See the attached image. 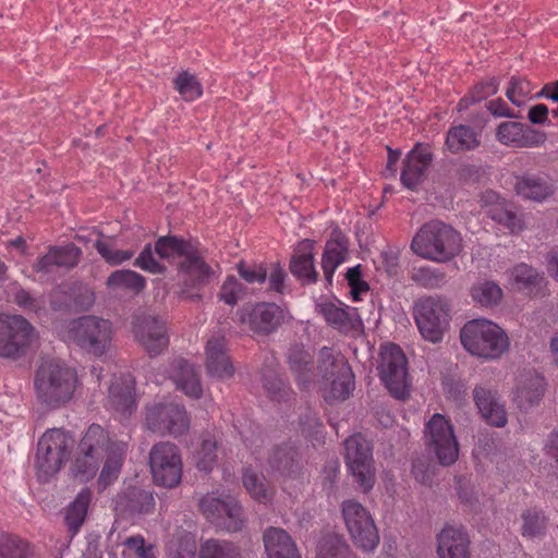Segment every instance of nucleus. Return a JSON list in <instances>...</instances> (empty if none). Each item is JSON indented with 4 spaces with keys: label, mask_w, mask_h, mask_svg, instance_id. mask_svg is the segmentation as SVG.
Here are the masks:
<instances>
[{
    "label": "nucleus",
    "mask_w": 558,
    "mask_h": 558,
    "mask_svg": "<svg viewBox=\"0 0 558 558\" xmlns=\"http://www.w3.org/2000/svg\"><path fill=\"white\" fill-rule=\"evenodd\" d=\"M119 440H112L99 424H92L78 442L77 450L71 471L73 476L81 482L93 480L98 470L100 461L109 454L111 447Z\"/></svg>",
    "instance_id": "4"
},
{
    "label": "nucleus",
    "mask_w": 558,
    "mask_h": 558,
    "mask_svg": "<svg viewBox=\"0 0 558 558\" xmlns=\"http://www.w3.org/2000/svg\"><path fill=\"white\" fill-rule=\"evenodd\" d=\"M484 420L496 427H504L507 424V414L505 408L500 402L494 403L492 408L483 405V413H481Z\"/></svg>",
    "instance_id": "59"
},
{
    "label": "nucleus",
    "mask_w": 558,
    "mask_h": 558,
    "mask_svg": "<svg viewBox=\"0 0 558 558\" xmlns=\"http://www.w3.org/2000/svg\"><path fill=\"white\" fill-rule=\"evenodd\" d=\"M317 312L328 325L341 333L357 331L362 326L356 310L343 303L323 302L317 304Z\"/></svg>",
    "instance_id": "24"
},
{
    "label": "nucleus",
    "mask_w": 558,
    "mask_h": 558,
    "mask_svg": "<svg viewBox=\"0 0 558 558\" xmlns=\"http://www.w3.org/2000/svg\"><path fill=\"white\" fill-rule=\"evenodd\" d=\"M236 548L229 542L208 539L199 551V558H236Z\"/></svg>",
    "instance_id": "51"
},
{
    "label": "nucleus",
    "mask_w": 558,
    "mask_h": 558,
    "mask_svg": "<svg viewBox=\"0 0 558 558\" xmlns=\"http://www.w3.org/2000/svg\"><path fill=\"white\" fill-rule=\"evenodd\" d=\"M317 371L322 380L329 386L325 396L328 402L345 400L354 389V375L347 359L331 348L324 347L317 357Z\"/></svg>",
    "instance_id": "6"
},
{
    "label": "nucleus",
    "mask_w": 558,
    "mask_h": 558,
    "mask_svg": "<svg viewBox=\"0 0 558 558\" xmlns=\"http://www.w3.org/2000/svg\"><path fill=\"white\" fill-rule=\"evenodd\" d=\"M134 266L150 274H163L166 271V267L154 257L151 244L144 246L135 259Z\"/></svg>",
    "instance_id": "56"
},
{
    "label": "nucleus",
    "mask_w": 558,
    "mask_h": 558,
    "mask_svg": "<svg viewBox=\"0 0 558 558\" xmlns=\"http://www.w3.org/2000/svg\"><path fill=\"white\" fill-rule=\"evenodd\" d=\"M242 481L244 487L254 499L259 502H268L271 500L274 490L268 486L262 474H257L252 470H245Z\"/></svg>",
    "instance_id": "43"
},
{
    "label": "nucleus",
    "mask_w": 558,
    "mask_h": 558,
    "mask_svg": "<svg viewBox=\"0 0 558 558\" xmlns=\"http://www.w3.org/2000/svg\"><path fill=\"white\" fill-rule=\"evenodd\" d=\"M149 466L156 485L178 486L182 478V458L179 448L170 441L154 445L149 452Z\"/></svg>",
    "instance_id": "14"
},
{
    "label": "nucleus",
    "mask_w": 558,
    "mask_h": 558,
    "mask_svg": "<svg viewBox=\"0 0 558 558\" xmlns=\"http://www.w3.org/2000/svg\"><path fill=\"white\" fill-rule=\"evenodd\" d=\"M515 193L530 201L543 202L554 194V186L549 180L538 174H523L517 177Z\"/></svg>",
    "instance_id": "32"
},
{
    "label": "nucleus",
    "mask_w": 558,
    "mask_h": 558,
    "mask_svg": "<svg viewBox=\"0 0 558 558\" xmlns=\"http://www.w3.org/2000/svg\"><path fill=\"white\" fill-rule=\"evenodd\" d=\"M78 386L76 371L59 360L43 361L34 374L36 400L47 410H58L69 404Z\"/></svg>",
    "instance_id": "1"
},
{
    "label": "nucleus",
    "mask_w": 558,
    "mask_h": 558,
    "mask_svg": "<svg viewBox=\"0 0 558 558\" xmlns=\"http://www.w3.org/2000/svg\"><path fill=\"white\" fill-rule=\"evenodd\" d=\"M73 437L62 428L44 433L37 444L35 470L40 483L49 482L63 466L73 447Z\"/></svg>",
    "instance_id": "5"
},
{
    "label": "nucleus",
    "mask_w": 558,
    "mask_h": 558,
    "mask_svg": "<svg viewBox=\"0 0 558 558\" xmlns=\"http://www.w3.org/2000/svg\"><path fill=\"white\" fill-rule=\"evenodd\" d=\"M461 343L472 355L499 359L509 349V338L497 324L485 318L468 322L460 331Z\"/></svg>",
    "instance_id": "3"
},
{
    "label": "nucleus",
    "mask_w": 558,
    "mask_h": 558,
    "mask_svg": "<svg viewBox=\"0 0 558 558\" xmlns=\"http://www.w3.org/2000/svg\"><path fill=\"white\" fill-rule=\"evenodd\" d=\"M300 425L302 434L311 439L320 441L324 438V426L315 413L310 412L305 417H301Z\"/></svg>",
    "instance_id": "58"
},
{
    "label": "nucleus",
    "mask_w": 558,
    "mask_h": 558,
    "mask_svg": "<svg viewBox=\"0 0 558 558\" xmlns=\"http://www.w3.org/2000/svg\"><path fill=\"white\" fill-rule=\"evenodd\" d=\"M470 539L463 526L446 525L437 535L439 558H470Z\"/></svg>",
    "instance_id": "26"
},
{
    "label": "nucleus",
    "mask_w": 558,
    "mask_h": 558,
    "mask_svg": "<svg viewBox=\"0 0 558 558\" xmlns=\"http://www.w3.org/2000/svg\"><path fill=\"white\" fill-rule=\"evenodd\" d=\"M287 360L298 384L305 388L314 377L313 356L303 344L295 343L289 348Z\"/></svg>",
    "instance_id": "35"
},
{
    "label": "nucleus",
    "mask_w": 558,
    "mask_h": 558,
    "mask_svg": "<svg viewBox=\"0 0 558 558\" xmlns=\"http://www.w3.org/2000/svg\"><path fill=\"white\" fill-rule=\"evenodd\" d=\"M174 88L185 101H194L203 94V87L197 77L187 72H180L173 80Z\"/></svg>",
    "instance_id": "45"
},
{
    "label": "nucleus",
    "mask_w": 558,
    "mask_h": 558,
    "mask_svg": "<svg viewBox=\"0 0 558 558\" xmlns=\"http://www.w3.org/2000/svg\"><path fill=\"white\" fill-rule=\"evenodd\" d=\"M240 325L250 331L267 336L275 332L284 322V310L276 303L259 302L245 304L236 311Z\"/></svg>",
    "instance_id": "16"
},
{
    "label": "nucleus",
    "mask_w": 558,
    "mask_h": 558,
    "mask_svg": "<svg viewBox=\"0 0 558 558\" xmlns=\"http://www.w3.org/2000/svg\"><path fill=\"white\" fill-rule=\"evenodd\" d=\"M36 338V330L26 318L0 313V356L13 361L26 356Z\"/></svg>",
    "instance_id": "8"
},
{
    "label": "nucleus",
    "mask_w": 558,
    "mask_h": 558,
    "mask_svg": "<svg viewBox=\"0 0 558 558\" xmlns=\"http://www.w3.org/2000/svg\"><path fill=\"white\" fill-rule=\"evenodd\" d=\"M124 544L129 549L135 553L136 558H155L154 546L146 545L142 535L128 537Z\"/></svg>",
    "instance_id": "60"
},
{
    "label": "nucleus",
    "mask_w": 558,
    "mask_h": 558,
    "mask_svg": "<svg viewBox=\"0 0 558 558\" xmlns=\"http://www.w3.org/2000/svg\"><path fill=\"white\" fill-rule=\"evenodd\" d=\"M521 534L523 537L535 538L545 534L547 518L536 509H527L522 514Z\"/></svg>",
    "instance_id": "44"
},
{
    "label": "nucleus",
    "mask_w": 558,
    "mask_h": 558,
    "mask_svg": "<svg viewBox=\"0 0 558 558\" xmlns=\"http://www.w3.org/2000/svg\"><path fill=\"white\" fill-rule=\"evenodd\" d=\"M473 395L474 401L481 413H483V405L489 409L494 403L498 402L496 393L484 387H476L473 391Z\"/></svg>",
    "instance_id": "63"
},
{
    "label": "nucleus",
    "mask_w": 558,
    "mask_h": 558,
    "mask_svg": "<svg viewBox=\"0 0 558 558\" xmlns=\"http://www.w3.org/2000/svg\"><path fill=\"white\" fill-rule=\"evenodd\" d=\"M414 318L425 340L433 343L440 342L449 327V302L438 295L423 298L414 305Z\"/></svg>",
    "instance_id": "9"
},
{
    "label": "nucleus",
    "mask_w": 558,
    "mask_h": 558,
    "mask_svg": "<svg viewBox=\"0 0 558 558\" xmlns=\"http://www.w3.org/2000/svg\"><path fill=\"white\" fill-rule=\"evenodd\" d=\"M94 246L98 254L111 266L121 265L134 255L133 251L113 250L109 243L102 240H97Z\"/></svg>",
    "instance_id": "55"
},
{
    "label": "nucleus",
    "mask_w": 558,
    "mask_h": 558,
    "mask_svg": "<svg viewBox=\"0 0 558 558\" xmlns=\"http://www.w3.org/2000/svg\"><path fill=\"white\" fill-rule=\"evenodd\" d=\"M268 462L274 472L284 477H295L302 470L300 452L298 448L290 442L274 448Z\"/></svg>",
    "instance_id": "28"
},
{
    "label": "nucleus",
    "mask_w": 558,
    "mask_h": 558,
    "mask_svg": "<svg viewBox=\"0 0 558 558\" xmlns=\"http://www.w3.org/2000/svg\"><path fill=\"white\" fill-rule=\"evenodd\" d=\"M263 541L268 558H301L294 541L282 529L268 527Z\"/></svg>",
    "instance_id": "30"
},
{
    "label": "nucleus",
    "mask_w": 558,
    "mask_h": 558,
    "mask_svg": "<svg viewBox=\"0 0 558 558\" xmlns=\"http://www.w3.org/2000/svg\"><path fill=\"white\" fill-rule=\"evenodd\" d=\"M498 90V82L492 77L485 82H481L472 90V101H482L489 96H493Z\"/></svg>",
    "instance_id": "61"
},
{
    "label": "nucleus",
    "mask_w": 558,
    "mask_h": 558,
    "mask_svg": "<svg viewBox=\"0 0 558 558\" xmlns=\"http://www.w3.org/2000/svg\"><path fill=\"white\" fill-rule=\"evenodd\" d=\"M470 294L475 304L488 308L498 305L504 293L497 283L485 280L475 283L471 288Z\"/></svg>",
    "instance_id": "41"
},
{
    "label": "nucleus",
    "mask_w": 558,
    "mask_h": 558,
    "mask_svg": "<svg viewBox=\"0 0 558 558\" xmlns=\"http://www.w3.org/2000/svg\"><path fill=\"white\" fill-rule=\"evenodd\" d=\"M128 444L124 441H118L111 447L109 454L104 458V465L97 480L99 490H105L117 482L120 476Z\"/></svg>",
    "instance_id": "33"
},
{
    "label": "nucleus",
    "mask_w": 558,
    "mask_h": 558,
    "mask_svg": "<svg viewBox=\"0 0 558 558\" xmlns=\"http://www.w3.org/2000/svg\"><path fill=\"white\" fill-rule=\"evenodd\" d=\"M145 422L149 430L162 436L178 437L190 428L185 408L177 403H157L147 408Z\"/></svg>",
    "instance_id": "17"
},
{
    "label": "nucleus",
    "mask_w": 558,
    "mask_h": 558,
    "mask_svg": "<svg viewBox=\"0 0 558 558\" xmlns=\"http://www.w3.org/2000/svg\"><path fill=\"white\" fill-rule=\"evenodd\" d=\"M290 271L302 284H313L317 282L318 272L315 268L312 242L304 241L300 244L298 251L291 258Z\"/></svg>",
    "instance_id": "29"
},
{
    "label": "nucleus",
    "mask_w": 558,
    "mask_h": 558,
    "mask_svg": "<svg viewBox=\"0 0 558 558\" xmlns=\"http://www.w3.org/2000/svg\"><path fill=\"white\" fill-rule=\"evenodd\" d=\"M112 504L117 514L125 519L150 514L156 506L153 493L137 486L121 489Z\"/></svg>",
    "instance_id": "19"
},
{
    "label": "nucleus",
    "mask_w": 558,
    "mask_h": 558,
    "mask_svg": "<svg viewBox=\"0 0 558 558\" xmlns=\"http://www.w3.org/2000/svg\"><path fill=\"white\" fill-rule=\"evenodd\" d=\"M348 254L349 239L340 229H333L322 256V269L328 284H332L333 274L345 262Z\"/></svg>",
    "instance_id": "25"
},
{
    "label": "nucleus",
    "mask_w": 558,
    "mask_h": 558,
    "mask_svg": "<svg viewBox=\"0 0 558 558\" xmlns=\"http://www.w3.org/2000/svg\"><path fill=\"white\" fill-rule=\"evenodd\" d=\"M411 280L420 287L436 289L440 288L446 282V276L436 268L424 266L413 269Z\"/></svg>",
    "instance_id": "49"
},
{
    "label": "nucleus",
    "mask_w": 558,
    "mask_h": 558,
    "mask_svg": "<svg viewBox=\"0 0 558 558\" xmlns=\"http://www.w3.org/2000/svg\"><path fill=\"white\" fill-rule=\"evenodd\" d=\"M227 507L223 511V519L219 527L229 532L240 531L243 524V509L231 496H227Z\"/></svg>",
    "instance_id": "52"
},
{
    "label": "nucleus",
    "mask_w": 558,
    "mask_h": 558,
    "mask_svg": "<svg viewBox=\"0 0 558 558\" xmlns=\"http://www.w3.org/2000/svg\"><path fill=\"white\" fill-rule=\"evenodd\" d=\"M511 280L518 290L535 293L542 288L545 278L537 269L521 263L512 268Z\"/></svg>",
    "instance_id": "37"
},
{
    "label": "nucleus",
    "mask_w": 558,
    "mask_h": 558,
    "mask_svg": "<svg viewBox=\"0 0 558 558\" xmlns=\"http://www.w3.org/2000/svg\"><path fill=\"white\" fill-rule=\"evenodd\" d=\"M194 243L175 235L160 236L155 243V252L161 259H182Z\"/></svg>",
    "instance_id": "40"
},
{
    "label": "nucleus",
    "mask_w": 558,
    "mask_h": 558,
    "mask_svg": "<svg viewBox=\"0 0 558 558\" xmlns=\"http://www.w3.org/2000/svg\"><path fill=\"white\" fill-rule=\"evenodd\" d=\"M227 496L221 498L215 494H207L199 500V510L203 515L213 524L219 526L223 519V511L227 507Z\"/></svg>",
    "instance_id": "46"
},
{
    "label": "nucleus",
    "mask_w": 558,
    "mask_h": 558,
    "mask_svg": "<svg viewBox=\"0 0 558 558\" xmlns=\"http://www.w3.org/2000/svg\"><path fill=\"white\" fill-rule=\"evenodd\" d=\"M14 303L20 307L36 312L39 310V303L27 290L19 289L14 293Z\"/></svg>",
    "instance_id": "64"
},
{
    "label": "nucleus",
    "mask_w": 558,
    "mask_h": 558,
    "mask_svg": "<svg viewBox=\"0 0 558 558\" xmlns=\"http://www.w3.org/2000/svg\"><path fill=\"white\" fill-rule=\"evenodd\" d=\"M106 284L111 290H122L137 294L145 289L146 279L131 269H119L111 272Z\"/></svg>",
    "instance_id": "39"
},
{
    "label": "nucleus",
    "mask_w": 558,
    "mask_h": 558,
    "mask_svg": "<svg viewBox=\"0 0 558 558\" xmlns=\"http://www.w3.org/2000/svg\"><path fill=\"white\" fill-rule=\"evenodd\" d=\"M341 514L355 546L366 553L374 551L380 538L369 511L355 499H347L341 504Z\"/></svg>",
    "instance_id": "10"
},
{
    "label": "nucleus",
    "mask_w": 558,
    "mask_h": 558,
    "mask_svg": "<svg viewBox=\"0 0 558 558\" xmlns=\"http://www.w3.org/2000/svg\"><path fill=\"white\" fill-rule=\"evenodd\" d=\"M424 444L429 454L442 466H450L459 458L460 446L451 422L442 414L435 413L425 423Z\"/></svg>",
    "instance_id": "7"
},
{
    "label": "nucleus",
    "mask_w": 558,
    "mask_h": 558,
    "mask_svg": "<svg viewBox=\"0 0 558 558\" xmlns=\"http://www.w3.org/2000/svg\"><path fill=\"white\" fill-rule=\"evenodd\" d=\"M132 331L135 340L150 357L160 355L169 345L166 322L148 314L134 317Z\"/></svg>",
    "instance_id": "18"
},
{
    "label": "nucleus",
    "mask_w": 558,
    "mask_h": 558,
    "mask_svg": "<svg viewBox=\"0 0 558 558\" xmlns=\"http://www.w3.org/2000/svg\"><path fill=\"white\" fill-rule=\"evenodd\" d=\"M194 461L198 470L211 471L217 462V442L211 438L203 439L194 453Z\"/></svg>",
    "instance_id": "50"
},
{
    "label": "nucleus",
    "mask_w": 558,
    "mask_h": 558,
    "mask_svg": "<svg viewBox=\"0 0 558 558\" xmlns=\"http://www.w3.org/2000/svg\"><path fill=\"white\" fill-rule=\"evenodd\" d=\"M171 378L177 388L186 396L198 399L203 393L199 377L191 365L184 359H175L171 364Z\"/></svg>",
    "instance_id": "31"
},
{
    "label": "nucleus",
    "mask_w": 558,
    "mask_h": 558,
    "mask_svg": "<svg viewBox=\"0 0 558 558\" xmlns=\"http://www.w3.org/2000/svg\"><path fill=\"white\" fill-rule=\"evenodd\" d=\"M344 448V461L350 474L357 486L364 493H368L375 484L372 444L357 433L345 439Z\"/></svg>",
    "instance_id": "11"
},
{
    "label": "nucleus",
    "mask_w": 558,
    "mask_h": 558,
    "mask_svg": "<svg viewBox=\"0 0 558 558\" xmlns=\"http://www.w3.org/2000/svg\"><path fill=\"white\" fill-rule=\"evenodd\" d=\"M352 550L342 535L326 534L317 543L316 558H352Z\"/></svg>",
    "instance_id": "38"
},
{
    "label": "nucleus",
    "mask_w": 558,
    "mask_h": 558,
    "mask_svg": "<svg viewBox=\"0 0 558 558\" xmlns=\"http://www.w3.org/2000/svg\"><path fill=\"white\" fill-rule=\"evenodd\" d=\"M72 339L87 352L100 356L111 342L112 326L107 319L83 316L72 323Z\"/></svg>",
    "instance_id": "15"
},
{
    "label": "nucleus",
    "mask_w": 558,
    "mask_h": 558,
    "mask_svg": "<svg viewBox=\"0 0 558 558\" xmlns=\"http://www.w3.org/2000/svg\"><path fill=\"white\" fill-rule=\"evenodd\" d=\"M546 388L545 377L529 371L520 374L514 391V401L522 410H529L542 400Z\"/></svg>",
    "instance_id": "27"
},
{
    "label": "nucleus",
    "mask_w": 558,
    "mask_h": 558,
    "mask_svg": "<svg viewBox=\"0 0 558 558\" xmlns=\"http://www.w3.org/2000/svg\"><path fill=\"white\" fill-rule=\"evenodd\" d=\"M480 133L466 124H458L449 128L446 134L445 148L450 154L457 155L471 151L480 146Z\"/></svg>",
    "instance_id": "34"
},
{
    "label": "nucleus",
    "mask_w": 558,
    "mask_h": 558,
    "mask_svg": "<svg viewBox=\"0 0 558 558\" xmlns=\"http://www.w3.org/2000/svg\"><path fill=\"white\" fill-rule=\"evenodd\" d=\"M263 385L269 397L274 400H281L288 396L289 387L275 372L264 375Z\"/></svg>",
    "instance_id": "57"
},
{
    "label": "nucleus",
    "mask_w": 558,
    "mask_h": 558,
    "mask_svg": "<svg viewBox=\"0 0 558 558\" xmlns=\"http://www.w3.org/2000/svg\"><path fill=\"white\" fill-rule=\"evenodd\" d=\"M246 293V287L235 276L229 275L220 287L218 298L225 304L234 306Z\"/></svg>",
    "instance_id": "47"
},
{
    "label": "nucleus",
    "mask_w": 558,
    "mask_h": 558,
    "mask_svg": "<svg viewBox=\"0 0 558 558\" xmlns=\"http://www.w3.org/2000/svg\"><path fill=\"white\" fill-rule=\"evenodd\" d=\"M107 405L123 417H129L136 410L135 383L131 375H122L112 381Z\"/></svg>",
    "instance_id": "23"
},
{
    "label": "nucleus",
    "mask_w": 558,
    "mask_h": 558,
    "mask_svg": "<svg viewBox=\"0 0 558 558\" xmlns=\"http://www.w3.org/2000/svg\"><path fill=\"white\" fill-rule=\"evenodd\" d=\"M496 137L501 144L515 148L539 147L546 141L544 132L514 121L500 123L496 130Z\"/></svg>",
    "instance_id": "21"
},
{
    "label": "nucleus",
    "mask_w": 558,
    "mask_h": 558,
    "mask_svg": "<svg viewBox=\"0 0 558 558\" xmlns=\"http://www.w3.org/2000/svg\"><path fill=\"white\" fill-rule=\"evenodd\" d=\"M235 268L241 279L250 284H262L266 281L268 276L267 268L264 264H247L244 260H240L235 265Z\"/></svg>",
    "instance_id": "54"
},
{
    "label": "nucleus",
    "mask_w": 558,
    "mask_h": 558,
    "mask_svg": "<svg viewBox=\"0 0 558 558\" xmlns=\"http://www.w3.org/2000/svg\"><path fill=\"white\" fill-rule=\"evenodd\" d=\"M181 294L199 299L198 291L217 277L215 269L205 260L204 253L194 244L177 264Z\"/></svg>",
    "instance_id": "12"
},
{
    "label": "nucleus",
    "mask_w": 558,
    "mask_h": 558,
    "mask_svg": "<svg viewBox=\"0 0 558 558\" xmlns=\"http://www.w3.org/2000/svg\"><path fill=\"white\" fill-rule=\"evenodd\" d=\"M378 373L389 392L399 400L409 396L408 361L401 348L395 343L386 344L380 350Z\"/></svg>",
    "instance_id": "13"
},
{
    "label": "nucleus",
    "mask_w": 558,
    "mask_h": 558,
    "mask_svg": "<svg viewBox=\"0 0 558 558\" xmlns=\"http://www.w3.org/2000/svg\"><path fill=\"white\" fill-rule=\"evenodd\" d=\"M0 558H34L33 547L16 535L0 534Z\"/></svg>",
    "instance_id": "42"
},
{
    "label": "nucleus",
    "mask_w": 558,
    "mask_h": 558,
    "mask_svg": "<svg viewBox=\"0 0 558 558\" xmlns=\"http://www.w3.org/2000/svg\"><path fill=\"white\" fill-rule=\"evenodd\" d=\"M411 250L424 259L446 263L462 251V238L450 225L435 219L418 229L412 239Z\"/></svg>",
    "instance_id": "2"
},
{
    "label": "nucleus",
    "mask_w": 558,
    "mask_h": 558,
    "mask_svg": "<svg viewBox=\"0 0 558 558\" xmlns=\"http://www.w3.org/2000/svg\"><path fill=\"white\" fill-rule=\"evenodd\" d=\"M207 373L220 379L231 378L234 367L227 352V340L223 335H215L208 339L205 348Z\"/></svg>",
    "instance_id": "22"
},
{
    "label": "nucleus",
    "mask_w": 558,
    "mask_h": 558,
    "mask_svg": "<svg viewBox=\"0 0 558 558\" xmlns=\"http://www.w3.org/2000/svg\"><path fill=\"white\" fill-rule=\"evenodd\" d=\"M433 159L430 146L425 143H416L403 160L400 174L401 183L409 190H415L426 179Z\"/></svg>",
    "instance_id": "20"
},
{
    "label": "nucleus",
    "mask_w": 558,
    "mask_h": 558,
    "mask_svg": "<svg viewBox=\"0 0 558 558\" xmlns=\"http://www.w3.org/2000/svg\"><path fill=\"white\" fill-rule=\"evenodd\" d=\"M92 499V492L89 488H83L75 497V499L66 507L65 524L72 535H75L83 525L87 510Z\"/></svg>",
    "instance_id": "36"
},
{
    "label": "nucleus",
    "mask_w": 558,
    "mask_h": 558,
    "mask_svg": "<svg viewBox=\"0 0 558 558\" xmlns=\"http://www.w3.org/2000/svg\"><path fill=\"white\" fill-rule=\"evenodd\" d=\"M58 268H74L82 256V250L73 243H69L62 246H50Z\"/></svg>",
    "instance_id": "53"
},
{
    "label": "nucleus",
    "mask_w": 558,
    "mask_h": 558,
    "mask_svg": "<svg viewBox=\"0 0 558 558\" xmlns=\"http://www.w3.org/2000/svg\"><path fill=\"white\" fill-rule=\"evenodd\" d=\"M32 267L34 271L40 274L41 276L51 275L54 271V269L58 268L51 248L49 247L48 252L45 255L38 257Z\"/></svg>",
    "instance_id": "62"
},
{
    "label": "nucleus",
    "mask_w": 558,
    "mask_h": 558,
    "mask_svg": "<svg viewBox=\"0 0 558 558\" xmlns=\"http://www.w3.org/2000/svg\"><path fill=\"white\" fill-rule=\"evenodd\" d=\"M532 84L523 76H512L509 81L506 96L517 107L523 106L532 98Z\"/></svg>",
    "instance_id": "48"
}]
</instances>
